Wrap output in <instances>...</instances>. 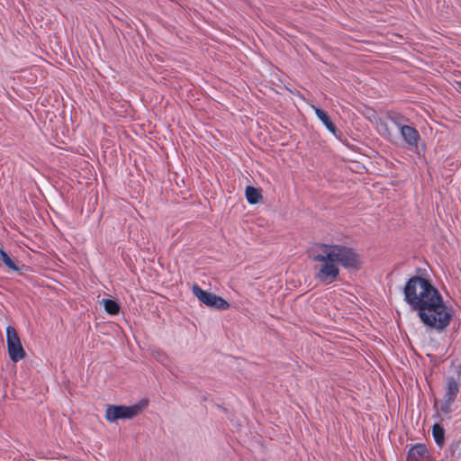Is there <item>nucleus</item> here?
<instances>
[{
	"label": "nucleus",
	"instance_id": "423d86ee",
	"mask_svg": "<svg viewBox=\"0 0 461 461\" xmlns=\"http://www.w3.org/2000/svg\"><path fill=\"white\" fill-rule=\"evenodd\" d=\"M395 124L401 132L406 147L409 149H416L418 148L419 141L420 140L419 131L410 125H403L399 122H395Z\"/></svg>",
	"mask_w": 461,
	"mask_h": 461
},
{
	"label": "nucleus",
	"instance_id": "6e6552de",
	"mask_svg": "<svg viewBox=\"0 0 461 461\" xmlns=\"http://www.w3.org/2000/svg\"><path fill=\"white\" fill-rule=\"evenodd\" d=\"M312 108L315 112V114L320 119V121L325 125V127L332 134L337 135L338 129L335 126V124L332 122V121L330 118V116L328 115V113L325 111H323L322 109H321V108H319V107H317L315 105H312Z\"/></svg>",
	"mask_w": 461,
	"mask_h": 461
},
{
	"label": "nucleus",
	"instance_id": "39448f33",
	"mask_svg": "<svg viewBox=\"0 0 461 461\" xmlns=\"http://www.w3.org/2000/svg\"><path fill=\"white\" fill-rule=\"evenodd\" d=\"M6 342L8 354L12 361L18 362L25 357V351L21 343L16 330L8 326L6 328Z\"/></svg>",
	"mask_w": 461,
	"mask_h": 461
},
{
	"label": "nucleus",
	"instance_id": "9b49d317",
	"mask_svg": "<svg viewBox=\"0 0 461 461\" xmlns=\"http://www.w3.org/2000/svg\"><path fill=\"white\" fill-rule=\"evenodd\" d=\"M432 435L436 443L442 447L445 442V430L439 424H434L432 427Z\"/></svg>",
	"mask_w": 461,
	"mask_h": 461
},
{
	"label": "nucleus",
	"instance_id": "ddd939ff",
	"mask_svg": "<svg viewBox=\"0 0 461 461\" xmlns=\"http://www.w3.org/2000/svg\"><path fill=\"white\" fill-rule=\"evenodd\" d=\"M0 259L2 262L12 270H18V267L14 264V262L11 259V258L7 255L3 249L0 248Z\"/></svg>",
	"mask_w": 461,
	"mask_h": 461
},
{
	"label": "nucleus",
	"instance_id": "1a4fd4ad",
	"mask_svg": "<svg viewBox=\"0 0 461 461\" xmlns=\"http://www.w3.org/2000/svg\"><path fill=\"white\" fill-rule=\"evenodd\" d=\"M427 452V448L422 444L413 446L408 452V458L411 461H419Z\"/></svg>",
	"mask_w": 461,
	"mask_h": 461
},
{
	"label": "nucleus",
	"instance_id": "f03ea898",
	"mask_svg": "<svg viewBox=\"0 0 461 461\" xmlns=\"http://www.w3.org/2000/svg\"><path fill=\"white\" fill-rule=\"evenodd\" d=\"M314 277L323 285H330L339 276V266L347 269H358L361 258L355 249L337 244L317 243L312 248Z\"/></svg>",
	"mask_w": 461,
	"mask_h": 461
},
{
	"label": "nucleus",
	"instance_id": "f257e3e1",
	"mask_svg": "<svg viewBox=\"0 0 461 461\" xmlns=\"http://www.w3.org/2000/svg\"><path fill=\"white\" fill-rule=\"evenodd\" d=\"M403 294L404 301L417 312L425 326L441 331L449 325L451 310L429 280L420 276L411 277L405 284Z\"/></svg>",
	"mask_w": 461,
	"mask_h": 461
},
{
	"label": "nucleus",
	"instance_id": "f8f14e48",
	"mask_svg": "<svg viewBox=\"0 0 461 461\" xmlns=\"http://www.w3.org/2000/svg\"><path fill=\"white\" fill-rule=\"evenodd\" d=\"M103 304L106 312L111 315H115L120 311V305L113 300L104 299Z\"/></svg>",
	"mask_w": 461,
	"mask_h": 461
},
{
	"label": "nucleus",
	"instance_id": "9d476101",
	"mask_svg": "<svg viewBox=\"0 0 461 461\" xmlns=\"http://www.w3.org/2000/svg\"><path fill=\"white\" fill-rule=\"evenodd\" d=\"M246 198L249 203L255 204L258 203L262 199V195L258 188H255L253 186H247Z\"/></svg>",
	"mask_w": 461,
	"mask_h": 461
},
{
	"label": "nucleus",
	"instance_id": "0eeeda50",
	"mask_svg": "<svg viewBox=\"0 0 461 461\" xmlns=\"http://www.w3.org/2000/svg\"><path fill=\"white\" fill-rule=\"evenodd\" d=\"M459 392V386L454 378H448L444 394L443 402L441 404V411L445 413L452 411L451 406L455 402L456 395Z\"/></svg>",
	"mask_w": 461,
	"mask_h": 461
},
{
	"label": "nucleus",
	"instance_id": "4468645a",
	"mask_svg": "<svg viewBox=\"0 0 461 461\" xmlns=\"http://www.w3.org/2000/svg\"><path fill=\"white\" fill-rule=\"evenodd\" d=\"M451 452L453 456H461V440L451 446Z\"/></svg>",
	"mask_w": 461,
	"mask_h": 461
},
{
	"label": "nucleus",
	"instance_id": "7ed1b4c3",
	"mask_svg": "<svg viewBox=\"0 0 461 461\" xmlns=\"http://www.w3.org/2000/svg\"><path fill=\"white\" fill-rule=\"evenodd\" d=\"M147 404V402H140L131 406L110 405L106 409L105 418L110 422L119 419H132L140 413Z\"/></svg>",
	"mask_w": 461,
	"mask_h": 461
},
{
	"label": "nucleus",
	"instance_id": "2eb2a0df",
	"mask_svg": "<svg viewBox=\"0 0 461 461\" xmlns=\"http://www.w3.org/2000/svg\"><path fill=\"white\" fill-rule=\"evenodd\" d=\"M458 85H459V87L461 88V82H459Z\"/></svg>",
	"mask_w": 461,
	"mask_h": 461
},
{
	"label": "nucleus",
	"instance_id": "20e7f679",
	"mask_svg": "<svg viewBox=\"0 0 461 461\" xmlns=\"http://www.w3.org/2000/svg\"><path fill=\"white\" fill-rule=\"evenodd\" d=\"M192 291L197 299L208 307L221 311L230 308V303L226 300L212 293L203 290L197 285H193Z\"/></svg>",
	"mask_w": 461,
	"mask_h": 461
}]
</instances>
